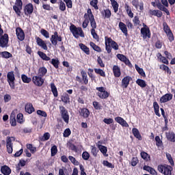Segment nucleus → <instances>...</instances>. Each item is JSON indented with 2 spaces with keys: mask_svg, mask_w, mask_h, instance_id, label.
<instances>
[{
  "mask_svg": "<svg viewBox=\"0 0 175 175\" xmlns=\"http://www.w3.org/2000/svg\"><path fill=\"white\" fill-rule=\"evenodd\" d=\"M70 31L72 33L73 36H75L77 39L79 36L81 38H84V31H83V29L81 27H76V26L72 24L70 27Z\"/></svg>",
  "mask_w": 175,
  "mask_h": 175,
  "instance_id": "obj_1",
  "label": "nucleus"
},
{
  "mask_svg": "<svg viewBox=\"0 0 175 175\" xmlns=\"http://www.w3.org/2000/svg\"><path fill=\"white\" fill-rule=\"evenodd\" d=\"M15 81H16V77L14 76V71L8 72L7 73V81L11 90H14V88H16V85H14Z\"/></svg>",
  "mask_w": 175,
  "mask_h": 175,
  "instance_id": "obj_2",
  "label": "nucleus"
},
{
  "mask_svg": "<svg viewBox=\"0 0 175 175\" xmlns=\"http://www.w3.org/2000/svg\"><path fill=\"white\" fill-rule=\"evenodd\" d=\"M157 169L160 173L164 175H172V170H173L172 166L163 165H158Z\"/></svg>",
  "mask_w": 175,
  "mask_h": 175,
  "instance_id": "obj_3",
  "label": "nucleus"
},
{
  "mask_svg": "<svg viewBox=\"0 0 175 175\" xmlns=\"http://www.w3.org/2000/svg\"><path fill=\"white\" fill-rule=\"evenodd\" d=\"M13 10L18 17H21V10H23V1L16 0L15 5H13Z\"/></svg>",
  "mask_w": 175,
  "mask_h": 175,
  "instance_id": "obj_4",
  "label": "nucleus"
},
{
  "mask_svg": "<svg viewBox=\"0 0 175 175\" xmlns=\"http://www.w3.org/2000/svg\"><path fill=\"white\" fill-rule=\"evenodd\" d=\"M163 31L166 33L170 42H173L174 40V36H173V32L170 29V27L166 22L163 23Z\"/></svg>",
  "mask_w": 175,
  "mask_h": 175,
  "instance_id": "obj_5",
  "label": "nucleus"
},
{
  "mask_svg": "<svg viewBox=\"0 0 175 175\" xmlns=\"http://www.w3.org/2000/svg\"><path fill=\"white\" fill-rule=\"evenodd\" d=\"M59 109L62 118L64 120V122H66V124H69V113L68 112V110H66V108L64 106H59Z\"/></svg>",
  "mask_w": 175,
  "mask_h": 175,
  "instance_id": "obj_6",
  "label": "nucleus"
},
{
  "mask_svg": "<svg viewBox=\"0 0 175 175\" xmlns=\"http://www.w3.org/2000/svg\"><path fill=\"white\" fill-rule=\"evenodd\" d=\"M87 13L89 14V21L92 27V29H96V21H95V16L92 14V11L90 8L88 9Z\"/></svg>",
  "mask_w": 175,
  "mask_h": 175,
  "instance_id": "obj_7",
  "label": "nucleus"
},
{
  "mask_svg": "<svg viewBox=\"0 0 175 175\" xmlns=\"http://www.w3.org/2000/svg\"><path fill=\"white\" fill-rule=\"evenodd\" d=\"M31 80L36 87H42L44 84V79L39 75L33 76Z\"/></svg>",
  "mask_w": 175,
  "mask_h": 175,
  "instance_id": "obj_8",
  "label": "nucleus"
},
{
  "mask_svg": "<svg viewBox=\"0 0 175 175\" xmlns=\"http://www.w3.org/2000/svg\"><path fill=\"white\" fill-rule=\"evenodd\" d=\"M14 140H16L14 137H10L7 138L6 147L7 152H8V154H12V152H13V144L12 142H14Z\"/></svg>",
  "mask_w": 175,
  "mask_h": 175,
  "instance_id": "obj_9",
  "label": "nucleus"
},
{
  "mask_svg": "<svg viewBox=\"0 0 175 175\" xmlns=\"http://www.w3.org/2000/svg\"><path fill=\"white\" fill-rule=\"evenodd\" d=\"M8 43H9V35H8V33H5L0 38V47H1L2 49L8 47Z\"/></svg>",
  "mask_w": 175,
  "mask_h": 175,
  "instance_id": "obj_10",
  "label": "nucleus"
},
{
  "mask_svg": "<svg viewBox=\"0 0 175 175\" xmlns=\"http://www.w3.org/2000/svg\"><path fill=\"white\" fill-rule=\"evenodd\" d=\"M24 13L25 16H31L33 13V5L29 3L24 8Z\"/></svg>",
  "mask_w": 175,
  "mask_h": 175,
  "instance_id": "obj_11",
  "label": "nucleus"
},
{
  "mask_svg": "<svg viewBox=\"0 0 175 175\" xmlns=\"http://www.w3.org/2000/svg\"><path fill=\"white\" fill-rule=\"evenodd\" d=\"M16 35L21 42H23L25 39V34L24 33V30L21 27H17L16 29Z\"/></svg>",
  "mask_w": 175,
  "mask_h": 175,
  "instance_id": "obj_12",
  "label": "nucleus"
},
{
  "mask_svg": "<svg viewBox=\"0 0 175 175\" xmlns=\"http://www.w3.org/2000/svg\"><path fill=\"white\" fill-rule=\"evenodd\" d=\"M131 80H132V77L129 76L124 77L122 79V83L121 87L123 89L128 88V86L129 85V83L131 82Z\"/></svg>",
  "mask_w": 175,
  "mask_h": 175,
  "instance_id": "obj_13",
  "label": "nucleus"
},
{
  "mask_svg": "<svg viewBox=\"0 0 175 175\" xmlns=\"http://www.w3.org/2000/svg\"><path fill=\"white\" fill-rule=\"evenodd\" d=\"M118 59H120V61H121L122 62H124L125 64V65H128L129 66H130V65H131V61H129V59H128L126 57V56L124 55L123 54H120L118 53L116 55Z\"/></svg>",
  "mask_w": 175,
  "mask_h": 175,
  "instance_id": "obj_14",
  "label": "nucleus"
},
{
  "mask_svg": "<svg viewBox=\"0 0 175 175\" xmlns=\"http://www.w3.org/2000/svg\"><path fill=\"white\" fill-rule=\"evenodd\" d=\"M172 99H173V94H165L161 97L160 103H166V102H169V100H172Z\"/></svg>",
  "mask_w": 175,
  "mask_h": 175,
  "instance_id": "obj_15",
  "label": "nucleus"
},
{
  "mask_svg": "<svg viewBox=\"0 0 175 175\" xmlns=\"http://www.w3.org/2000/svg\"><path fill=\"white\" fill-rule=\"evenodd\" d=\"M97 147L104 157H109V154H107V147L100 145V141L98 142Z\"/></svg>",
  "mask_w": 175,
  "mask_h": 175,
  "instance_id": "obj_16",
  "label": "nucleus"
},
{
  "mask_svg": "<svg viewBox=\"0 0 175 175\" xmlns=\"http://www.w3.org/2000/svg\"><path fill=\"white\" fill-rule=\"evenodd\" d=\"M107 42L108 43V44L111 45V49H113V50H118V44H117L116 41L113 40L111 38L107 37Z\"/></svg>",
  "mask_w": 175,
  "mask_h": 175,
  "instance_id": "obj_17",
  "label": "nucleus"
},
{
  "mask_svg": "<svg viewBox=\"0 0 175 175\" xmlns=\"http://www.w3.org/2000/svg\"><path fill=\"white\" fill-rule=\"evenodd\" d=\"M115 121L118 122V124H120V125H121L122 126H124L125 128H128L129 126V124H128L126 121L120 116L115 118Z\"/></svg>",
  "mask_w": 175,
  "mask_h": 175,
  "instance_id": "obj_18",
  "label": "nucleus"
},
{
  "mask_svg": "<svg viewBox=\"0 0 175 175\" xmlns=\"http://www.w3.org/2000/svg\"><path fill=\"white\" fill-rule=\"evenodd\" d=\"M141 33L145 39L146 38L151 37V33L150 32V28L148 27H142L141 29Z\"/></svg>",
  "mask_w": 175,
  "mask_h": 175,
  "instance_id": "obj_19",
  "label": "nucleus"
},
{
  "mask_svg": "<svg viewBox=\"0 0 175 175\" xmlns=\"http://www.w3.org/2000/svg\"><path fill=\"white\" fill-rule=\"evenodd\" d=\"M36 40L38 46H39L41 49H43V50H47V44L43 40H42V38L37 37Z\"/></svg>",
  "mask_w": 175,
  "mask_h": 175,
  "instance_id": "obj_20",
  "label": "nucleus"
},
{
  "mask_svg": "<svg viewBox=\"0 0 175 175\" xmlns=\"http://www.w3.org/2000/svg\"><path fill=\"white\" fill-rule=\"evenodd\" d=\"M119 28L125 36H128V27L123 22L119 23Z\"/></svg>",
  "mask_w": 175,
  "mask_h": 175,
  "instance_id": "obj_21",
  "label": "nucleus"
},
{
  "mask_svg": "<svg viewBox=\"0 0 175 175\" xmlns=\"http://www.w3.org/2000/svg\"><path fill=\"white\" fill-rule=\"evenodd\" d=\"M79 114L81 117H83V118H88V117H90V110L87 108H81Z\"/></svg>",
  "mask_w": 175,
  "mask_h": 175,
  "instance_id": "obj_22",
  "label": "nucleus"
},
{
  "mask_svg": "<svg viewBox=\"0 0 175 175\" xmlns=\"http://www.w3.org/2000/svg\"><path fill=\"white\" fill-rule=\"evenodd\" d=\"M50 40L53 46H57L58 42H62V37L61 36L59 37L51 36Z\"/></svg>",
  "mask_w": 175,
  "mask_h": 175,
  "instance_id": "obj_23",
  "label": "nucleus"
},
{
  "mask_svg": "<svg viewBox=\"0 0 175 175\" xmlns=\"http://www.w3.org/2000/svg\"><path fill=\"white\" fill-rule=\"evenodd\" d=\"M47 75V68L46 67H40L38 70V76L40 77H44Z\"/></svg>",
  "mask_w": 175,
  "mask_h": 175,
  "instance_id": "obj_24",
  "label": "nucleus"
},
{
  "mask_svg": "<svg viewBox=\"0 0 175 175\" xmlns=\"http://www.w3.org/2000/svg\"><path fill=\"white\" fill-rule=\"evenodd\" d=\"M1 172L3 175H10L12 170L8 165H3L1 168Z\"/></svg>",
  "mask_w": 175,
  "mask_h": 175,
  "instance_id": "obj_25",
  "label": "nucleus"
},
{
  "mask_svg": "<svg viewBox=\"0 0 175 175\" xmlns=\"http://www.w3.org/2000/svg\"><path fill=\"white\" fill-rule=\"evenodd\" d=\"M113 72L115 77H120L121 76V68L118 66H113Z\"/></svg>",
  "mask_w": 175,
  "mask_h": 175,
  "instance_id": "obj_26",
  "label": "nucleus"
},
{
  "mask_svg": "<svg viewBox=\"0 0 175 175\" xmlns=\"http://www.w3.org/2000/svg\"><path fill=\"white\" fill-rule=\"evenodd\" d=\"M84 18H85V20L83 21V22L82 23V27L83 29H85V28H87V27H88V24H90V18H89L88 12H87L84 14Z\"/></svg>",
  "mask_w": 175,
  "mask_h": 175,
  "instance_id": "obj_27",
  "label": "nucleus"
},
{
  "mask_svg": "<svg viewBox=\"0 0 175 175\" xmlns=\"http://www.w3.org/2000/svg\"><path fill=\"white\" fill-rule=\"evenodd\" d=\"M25 110L28 114H32L35 111V108H33V105L31 103H29L25 105Z\"/></svg>",
  "mask_w": 175,
  "mask_h": 175,
  "instance_id": "obj_28",
  "label": "nucleus"
},
{
  "mask_svg": "<svg viewBox=\"0 0 175 175\" xmlns=\"http://www.w3.org/2000/svg\"><path fill=\"white\" fill-rule=\"evenodd\" d=\"M155 142L157 147H158V148H162V150H163V142L161 140V137H159V136L157 135L155 137Z\"/></svg>",
  "mask_w": 175,
  "mask_h": 175,
  "instance_id": "obj_29",
  "label": "nucleus"
},
{
  "mask_svg": "<svg viewBox=\"0 0 175 175\" xmlns=\"http://www.w3.org/2000/svg\"><path fill=\"white\" fill-rule=\"evenodd\" d=\"M143 170H146V172H148L150 174L157 175V171L154 168L148 165H144L143 167Z\"/></svg>",
  "mask_w": 175,
  "mask_h": 175,
  "instance_id": "obj_30",
  "label": "nucleus"
},
{
  "mask_svg": "<svg viewBox=\"0 0 175 175\" xmlns=\"http://www.w3.org/2000/svg\"><path fill=\"white\" fill-rule=\"evenodd\" d=\"M166 137L169 140V142L175 143V133H173V132L166 133Z\"/></svg>",
  "mask_w": 175,
  "mask_h": 175,
  "instance_id": "obj_31",
  "label": "nucleus"
},
{
  "mask_svg": "<svg viewBox=\"0 0 175 175\" xmlns=\"http://www.w3.org/2000/svg\"><path fill=\"white\" fill-rule=\"evenodd\" d=\"M38 55H39L40 57H41L43 61H51V58H50V57L47 56V55H46V53L39 51L38 52Z\"/></svg>",
  "mask_w": 175,
  "mask_h": 175,
  "instance_id": "obj_32",
  "label": "nucleus"
},
{
  "mask_svg": "<svg viewBox=\"0 0 175 175\" xmlns=\"http://www.w3.org/2000/svg\"><path fill=\"white\" fill-rule=\"evenodd\" d=\"M149 12L152 16H156V17L161 18L162 17L163 13L161 10H150Z\"/></svg>",
  "mask_w": 175,
  "mask_h": 175,
  "instance_id": "obj_33",
  "label": "nucleus"
},
{
  "mask_svg": "<svg viewBox=\"0 0 175 175\" xmlns=\"http://www.w3.org/2000/svg\"><path fill=\"white\" fill-rule=\"evenodd\" d=\"M132 132H133V135L135 136V137L138 139V140H142V135H140V132L139 131V130L137 129L133 128L132 129Z\"/></svg>",
  "mask_w": 175,
  "mask_h": 175,
  "instance_id": "obj_34",
  "label": "nucleus"
},
{
  "mask_svg": "<svg viewBox=\"0 0 175 175\" xmlns=\"http://www.w3.org/2000/svg\"><path fill=\"white\" fill-rule=\"evenodd\" d=\"M49 63L51 64L55 69H58V68H59V60H58V58L52 59Z\"/></svg>",
  "mask_w": 175,
  "mask_h": 175,
  "instance_id": "obj_35",
  "label": "nucleus"
},
{
  "mask_svg": "<svg viewBox=\"0 0 175 175\" xmlns=\"http://www.w3.org/2000/svg\"><path fill=\"white\" fill-rule=\"evenodd\" d=\"M153 107L156 116H157L158 117H161V113H159V105H158V103H157V101L153 103Z\"/></svg>",
  "mask_w": 175,
  "mask_h": 175,
  "instance_id": "obj_36",
  "label": "nucleus"
},
{
  "mask_svg": "<svg viewBox=\"0 0 175 175\" xmlns=\"http://www.w3.org/2000/svg\"><path fill=\"white\" fill-rule=\"evenodd\" d=\"M135 68L136 69L139 75H140V76H142V77H146V72H144V70H143V68L139 67L137 64L135 65Z\"/></svg>",
  "mask_w": 175,
  "mask_h": 175,
  "instance_id": "obj_37",
  "label": "nucleus"
},
{
  "mask_svg": "<svg viewBox=\"0 0 175 175\" xmlns=\"http://www.w3.org/2000/svg\"><path fill=\"white\" fill-rule=\"evenodd\" d=\"M79 46L80 49L81 50H83L87 54V55H90V48L89 47L84 45V44H83V43H80L79 44Z\"/></svg>",
  "mask_w": 175,
  "mask_h": 175,
  "instance_id": "obj_38",
  "label": "nucleus"
},
{
  "mask_svg": "<svg viewBox=\"0 0 175 175\" xmlns=\"http://www.w3.org/2000/svg\"><path fill=\"white\" fill-rule=\"evenodd\" d=\"M140 155L141 158H142V159H144V161H146V162H148V161H150V157L147 152L144 151L141 152Z\"/></svg>",
  "mask_w": 175,
  "mask_h": 175,
  "instance_id": "obj_39",
  "label": "nucleus"
},
{
  "mask_svg": "<svg viewBox=\"0 0 175 175\" xmlns=\"http://www.w3.org/2000/svg\"><path fill=\"white\" fill-rule=\"evenodd\" d=\"M51 88L53 96H55V98H57V96H58V90H57V87L54 83H51Z\"/></svg>",
  "mask_w": 175,
  "mask_h": 175,
  "instance_id": "obj_40",
  "label": "nucleus"
},
{
  "mask_svg": "<svg viewBox=\"0 0 175 175\" xmlns=\"http://www.w3.org/2000/svg\"><path fill=\"white\" fill-rule=\"evenodd\" d=\"M105 50L107 52L108 54H110L111 53V45L107 42V36L105 38Z\"/></svg>",
  "mask_w": 175,
  "mask_h": 175,
  "instance_id": "obj_41",
  "label": "nucleus"
},
{
  "mask_svg": "<svg viewBox=\"0 0 175 175\" xmlns=\"http://www.w3.org/2000/svg\"><path fill=\"white\" fill-rule=\"evenodd\" d=\"M26 147H27V150H29V151L31 152V154H35V152H36V151H37L36 147L33 146V145H32V144H27L26 145Z\"/></svg>",
  "mask_w": 175,
  "mask_h": 175,
  "instance_id": "obj_42",
  "label": "nucleus"
},
{
  "mask_svg": "<svg viewBox=\"0 0 175 175\" xmlns=\"http://www.w3.org/2000/svg\"><path fill=\"white\" fill-rule=\"evenodd\" d=\"M136 83L141 87V88H145L147 86V83H146V81L143 79H137L136 81Z\"/></svg>",
  "mask_w": 175,
  "mask_h": 175,
  "instance_id": "obj_43",
  "label": "nucleus"
},
{
  "mask_svg": "<svg viewBox=\"0 0 175 175\" xmlns=\"http://www.w3.org/2000/svg\"><path fill=\"white\" fill-rule=\"evenodd\" d=\"M0 55H1L2 58H5L8 59V58H12L13 55L12 53L8 52V51H3L0 53Z\"/></svg>",
  "mask_w": 175,
  "mask_h": 175,
  "instance_id": "obj_44",
  "label": "nucleus"
},
{
  "mask_svg": "<svg viewBox=\"0 0 175 175\" xmlns=\"http://www.w3.org/2000/svg\"><path fill=\"white\" fill-rule=\"evenodd\" d=\"M115 13L118 12V3L116 0H110Z\"/></svg>",
  "mask_w": 175,
  "mask_h": 175,
  "instance_id": "obj_45",
  "label": "nucleus"
},
{
  "mask_svg": "<svg viewBox=\"0 0 175 175\" xmlns=\"http://www.w3.org/2000/svg\"><path fill=\"white\" fill-rule=\"evenodd\" d=\"M94 72L96 75H100L102 77H106V73L100 68H94Z\"/></svg>",
  "mask_w": 175,
  "mask_h": 175,
  "instance_id": "obj_46",
  "label": "nucleus"
},
{
  "mask_svg": "<svg viewBox=\"0 0 175 175\" xmlns=\"http://www.w3.org/2000/svg\"><path fill=\"white\" fill-rule=\"evenodd\" d=\"M109 92H98V96L100 98V99H107V98H109Z\"/></svg>",
  "mask_w": 175,
  "mask_h": 175,
  "instance_id": "obj_47",
  "label": "nucleus"
},
{
  "mask_svg": "<svg viewBox=\"0 0 175 175\" xmlns=\"http://www.w3.org/2000/svg\"><path fill=\"white\" fill-rule=\"evenodd\" d=\"M81 75L82 76V80L83 81L84 84H88V77L87 76V72L81 71Z\"/></svg>",
  "mask_w": 175,
  "mask_h": 175,
  "instance_id": "obj_48",
  "label": "nucleus"
},
{
  "mask_svg": "<svg viewBox=\"0 0 175 175\" xmlns=\"http://www.w3.org/2000/svg\"><path fill=\"white\" fill-rule=\"evenodd\" d=\"M90 149L93 157H98V152H99L98 148H96L95 146H91Z\"/></svg>",
  "mask_w": 175,
  "mask_h": 175,
  "instance_id": "obj_49",
  "label": "nucleus"
},
{
  "mask_svg": "<svg viewBox=\"0 0 175 175\" xmlns=\"http://www.w3.org/2000/svg\"><path fill=\"white\" fill-rule=\"evenodd\" d=\"M90 44L91 47L93 49V50H94L95 51H97V53H100L102 51V49H100V47L95 44V43L91 42Z\"/></svg>",
  "mask_w": 175,
  "mask_h": 175,
  "instance_id": "obj_50",
  "label": "nucleus"
},
{
  "mask_svg": "<svg viewBox=\"0 0 175 175\" xmlns=\"http://www.w3.org/2000/svg\"><path fill=\"white\" fill-rule=\"evenodd\" d=\"M21 79H22V81H23L24 83H26L27 84H28V83H31V81H32V79L28 77L25 75H22Z\"/></svg>",
  "mask_w": 175,
  "mask_h": 175,
  "instance_id": "obj_51",
  "label": "nucleus"
},
{
  "mask_svg": "<svg viewBox=\"0 0 175 175\" xmlns=\"http://www.w3.org/2000/svg\"><path fill=\"white\" fill-rule=\"evenodd\" d=\"M62 100L64 103H68L70 101V98H69V94H65L62 96Z\"/></svg>",
  "mask_w": 175,
  "mask_h": 175,
  "instance_id": "obj_52",
  "label": "nucleus"
},
{
  "mask_svg": "<svg viewBox=\"0 0 175 175\" xmlns=\"http://www.w3.org/2000/svg\"><path fill=\"white\" fill-rule=\"evenodd\" d=\"M160 69H161L162 70H165L168 75H172V71H170V68H169V67L167 66H165V64L161 65Z\"/></svg>",
  "mask_w": 175,
  "mask_h": 175,
  "instance_id": "obj_53",
  "label": "nucleus"
},
{
  "mask_svg": "<svg viewBox=\"0 0 175 175\" xmlns=\"http://www.w3.org/2000/svg\"><path fill=\"white\" fill-rule=\"evenodd\" d=\"M68 159L69 161H70V162H72L73 163V165H75V166H79V165H80V163H79V161H77V160H76V158H75L72 156H69L68 157Z\"/></svg>",
  "mask_w": 175,
  "mask_h": 175,
  "instance_id": "obj_54",
  "label": "nucleus"
},
{
  "mask_svg": "<svg viewBox=\"0 0 175 175\" xmlns=\"http://www.w3.org/2000/svg\"><path fill=\"white\" fill-rule=\"evenodd\" d=\"M51 157H55L57 155V152H58V149L57 148V146L54 145L51 148Z\"/></svg>",
  "mask_w": 175,
  "mask_h": 175,
  "instance_id": "obj_55",
  "label": "nucleus"
},
{
  "mask_svg": "<svg viewBox=\"0 0 175 175\" xmlns=\"http://www.w3.org/2000/svg\"><path fill=\"white\" fill-rule=\"evenodd\" d=\"M59 9L61 10V12H65L66 10V5L62 0L60 1L59 5Z\"/></svg>",
  "mask_w": 175,
  "mask_h": 175,
  "instance_id": "obj_56",
  "label": "nucleus"
},
{
  "mask_svg": "<svg viewBox=\"0 0 175 175\" xmlns=\"http://www.w3.org/2000/svg\"><path fill=\"white\" fill-rule=\"evenodd\" d=\"M40 33L42 35V36H44L46 39H49V38H50V33H49V31H47V30L44 29H41Z\"/></svg>",
  "mask_w": 175,
  "mask_h": 175,
  "instance_id": "obj_57",
  "label": "nucleus"
},
{
  "mask_svg": "<svg viewBox=\"0 0 175 175\" xmlns=\"http://www.w3.org/2000/svg\"><path fill=\"white\" fill-rule=\"evenodd\" d=\"M103 14L105 18H110V17H111V11L109 9L105 10Z\"/></svg>",
  "mask_w": 175,
  "mask_h": 175,
  "instance_id": "obj_58",
  "label": "nucleus"
},
{
  "mask_svg": "<svg viewBox=\"0 0 175 175\" xmlns=\"http://www.w3.org/2000/svg\"><path fill=\"white\" fill-rule=\"evenodd\" d=\"M166 158L167 159H168V161L170 162V165L172 166H174V161H173L172 154H170V153H166Z\"/></svg>",
  "mask_w": 175,
  "mask_h": 175,
  "instance_id": "obj_59",
  "label": "nucleus"
},
{
  "mask_svg": "<svg viewBox=\"0 0 175 175\" xmlns=\"http://www.w3.org/2000/svg\"><path fill=\"white\" fill-rule=\"evenodd\" d=\"M90 5L95 9V10H98V9H99L98 7V0H92L90 1Z\"/></svg>",
  "mask_w": 175,
  "mask_h": 175,
  "instance_id": "obj_60",
  "label": "nucleus"
},
{
  "mask_svg": "<svg viewBox=\"0 0 175 175\" xmlns=\"http://www.w3.org/2000/svg\"><path fill=\"white\" fill-rule=\"evenodd\" d=\"M63 1L64 2H65L68 9H72V8H73V3L72 2V0H63Z\"/></svg>",
  "mask_w": 175,
  "mask_h": 175,
  "instance_id": "obj_61",
  "label": "nucleus"
},
{
  "mask_svg": "<svg viewBox=\"0 0 175 175\" xmlns=\"http://www.w3.org/2000/svg\"><path fill=\"white\" fill-rule=\"evenodd\" d=\"M24 115L23 113H18L16 116L17 122L21 124L23 121Z\"/></svg>",
  "mask_w": 175,
  "mask_h": 175,
  "instance_id": "obj_62",
  "label": "nucleus"
},
{
  "mask_svg": "<svg viewBox=\"0 0 175 175\" xmlns=\"http://www.w3.org/2000/svg\"><path fill=\"white\" fill-rule=\"evenodd\" d=\"M82 158L84 161H88V159H90V153L87 151L83 152L82 153Z\"/></svg>",
  "mask_w": 175,
  "mask_h": 175,
  "instance_id": "obj_63",
  "label": "nucleus"
},
{
  "mask_svg": "<svg viewBox=\"0 0 175 175\" xmlns=\"http://www.w3.org/2000/svg\"><path fill=\"white\" fill-rule=\"evenodd\" d=\"M137 163H139V159L137 157H133L131 159V166L135 167Z\"/></svg>",
  "mask_w": 175,
  "mask_h": 175,
  "instance_id": "obj_64",
  "label": "nucleus"
}]
</instances>
